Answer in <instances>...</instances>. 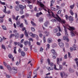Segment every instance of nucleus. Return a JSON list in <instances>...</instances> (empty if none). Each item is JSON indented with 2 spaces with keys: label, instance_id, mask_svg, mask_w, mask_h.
<instances>
[{
  "label": "nucleus",
  "instance_id": "obj_23",
  "mask_svg": "<svg viewBox=\"0 0 78 78\" xmlns=\"http://www.w3.org/2000/svg\"><path fill=\"white\" fill-rule=\"evenodd\" d=\"M6 67L9 70V72H10V70H11V67L9 65L7 66Z\"/></svg>",
  "mask_w": 78,
  "mask_h": 78
},
{
  "label": "nucleus",
  "instance_id": "obj_45",
  "mask_svg": "<svg viewBox=\"0 0 78 78\" xmlns=\"http://www.w3.org/2000/svg\"><path fill=\"white\" fill-rule=\"evenodd\" d=\"M54 69L55 70H59V69L56 68V66L55 65H54Z\"/></svg>",
  "mask_w": 78,
  "mask_h": 78
},
{
  "label": "nucleus",
  "instance_id": "obj_19",
  "mask_svg": "<svg viewBox=\"0 0 78 78\" xmlns=\"http://www.w3.org/2000/svg\"><path fill=\"white\" fill-rule=\"evenodd\" d=\"M68 19L69 20L71 21H73V17L71 16H69L68 18Z\"/></svg>",
  "mask_w": 78,
  "mask_h": 78
},
{
  "label": "nucleus",
  "instance_id": "obj_55",
  "mask_svg": "<svg viewBox=\"0 0 78 78\" xmlns=\"http://www.w3.org/2000/svg\"><path fill=\"white\" fill-rule=\"evenodd\" d=\"M65 17H66V20H68V18H69V16H67V15H65Z\"/></svg>",
  "mask_w": 78,
  "mask_h": 78
},
{
  "label": "nucleus",
  "instance_id": "obj_10",
  "mask_svg": "<svg viewBox=\"0 0 78 78\" xmlns=\"http://www.w3.org/2000/svg\"><path fill=\"white\" fill-rule=\"evenodd\" d=\"M30 35L33 38H34V37H36V34H33L32 32H30Z\"/></svg>",
  "mask_w": 78,
  "mask_h": 78
},
{
  "label": "nucleus",
  "instance_id": "obj_11",
  "mask_svg": "<svg viewBox=\"0 0 78 78\" xmlns=\"http://www.w3.org/2000/svg\"><path fill=\"white\" fill-rule=\"evenodd\" d=\"M19 8L21 10H23V9H24L25 7L23 5H19Z\"/></svg>",
  "mask_w": 78,
  "mask_h": 78
},
{
  "label": "nucleus",
  "instance_id": "obj_6",
  "mask_svg": "<svg viewBox=\"0 0 78 78\" xmlns=\"http://www.w3.org/2000/svg\"><path fill=\"white\" fill-rule=\"evenodd\" d=\"M63 27L64 28V30L65 33V35L66 37H68L69 35H68V34H67V29L66 27L63 25Z\"/></svg>",
  "mask_w": 78,
  "mask_h": 78
},
{
  "label": "nucleus",
  "instance_id": "obj_2",
  "mask_svg": "<svg viewBox=\"0 0 78 78\" xmlns=\"http://www.w3.org/2000/svg\"><path fill=\"white\" fill-rule=\"evenodd\" d=\"M17 68L16 67H13L12 69L10 70L11 73H16L17 72Z\"/></svg>",
  "mask_w": 78,
  "mask_h": 78
},
{
  "label": "nucleus",
  "instance_id": "obj_58",
  "mask_svg": "<svg viewBox=\"0 0 78 78\" xmlns=\"http://www.w3.org/2000/svg\"><path fill=\"white\" fill-rule=\"evenodd\" d=\"M47 47L48 49H49V48H50V44H48L47 45Z\"/></svg>",
  "mask_w": 78,
  "mask_h": 78
},
{
  "label": "nucleus",
  "instance_id": "obj_37",
  "mask_svg": "<svg viewBox=\"0 0 78 78\" xmlns=\"http://www.w3.org/2000/svg\"><path fill=\"white\" fill-rule=\"evenodd\" d=\"M2 27L3 30H6V27H5V26L2 25Z\"/></svg>",
  "mask_w": 78,
  "mask_h": 78
},
{
  "label": "nucleus",
  "instance_id": "obj_29",
  "mask_svg": "<svg viewBox=\"0 0 78 78\" xmlns=\"http://www.w3.org/2000/svg\"><path fill=\"white\" fill-rule=\"evenodd\" d=\"M52 41V40L50 39V38H48V43H51Z\"/></svg>",
  "mask_w": 78,
  "mask_h": 78
},
{
  "label": "nucleus",
  "instance_id": "obj_32",
  "mask_svg": "<svg viewBox=\"0 0 78 78\" xmlns=\"http://www.w3.org/2000/svg\"><path fill=\"white\" fill-rule=\"evenodd\" d=\"M48 24H49V22H48V21L44 23L45 26V27H47Z\"/></svg>",
  "mask_w": 78,
  "mask_h": 78
},
{
  "label": "nucleus",
  "instance_id": "obj_63",
  "mask_svg": "<svg viewBox=\"0 0 78 78\" xmlns=\"http://www.w3.org/2000/svg\"><path fill=\"white\" fill-rule=\"evenodd\" d=\"M61 6L62 7H63V6H65V4H64V3H62Z\"/></svg>",
  "mask_w": 78,
  "mask_h": 78
},
{
  "label": "nucleus",
  "instance_id": "obj_39",
  "mask_svg": "<svg viewBox=\"0 0 78 78\" xmlns=\"http://www.w3.org/2000/svg\"><path fill=\"white\" fill-rule=\"evenodd\" d=\"M39 20L40 22H43V19L41 18H40L39 19Z\"/></svg>",
  "mask_w": 78,
  "mask_h": 78
},
{
  "label": "nucleus",
  "instance_id": "obj_3",
  "mask_svg": "<svg viewBox=\"0 0 78 78\" xmlns=\"http://www.w3.org/2000/svg\"><path fill=\"white\" fill-rule=\"evenodd\" d=\"M51 53H53V59H55L56 58V56L58 55L57 53L55 51V50L54 49H52L51 50Z\"/></svg>",
  "mask_w": 78,
  "mask_h": 78
},
{
  "label": "nucleus",
  "instance_id": "obj_34",
  "mask_svg": "<svg viewBox=\"0 0 78 78\" xmlns=\"http://www.w3.org/2000/svg\"><path fill=\"white\" fill-rule=\"evenodd\" d=\"M20 27V28H23V23H21L20 25L17 26L18 27Z\"/></svg>",
  "mask_w": 78,
  "mask_h": 78
},
{
  "label": "nucleus",
  "instance_id": "obj_46",
  "mask_svg": "<svg viewBox=\"0 0 78 78\" xmlns=\"http://www.w3.org/2000/svg\"><path fill=\"white\" fill-rule=\"evenodd\" d=\"M43 39L44 43H45V42H46V39H45V37L44 36L43 37Z\"/></svg>",
  "mask_w": 78,
  "mask_h": 78
},
{
  "label": "nucleus",
  "instance_id": "obj_51",
  "mask_svg": "<svg viewBox=\"0 0 78 78\" xmlns=\"http://www.w3.org/2000/svg\"><path fill=\"white\" fill-rule=\"evenodd\" d=\"M43 50H44V49H43V48L41 47L40 48V51H41L42 52L43 51Z\"/></svg>",
  "mask_w": 78,
  "mask_h": 78
},
{
  "label": "nucleus",
  "instance_id": "obj_22",
  "mask_svg": "<svg viewBox=\"0 0 78 78\" xmlns=\"http://www.w3.org/2000/svg\"><path fill=\"white\" fill-rule=\"evenodd\" d=\"M58 31V30L57 28H55L53 30V32L54 33H56Z\"/></svg>",
  "mask_w": 78,
  "mask_h": 78
},
{
  "label": "nucleus",
  "instance_id": "obj_43",
  "mask_svg": "<svg viewBox=\"0 0 78 78\" xmlns=\"http://www.w3.org/2000/svg\"><path fill=\"white\" fill-rule=\"evenodd\" d=\"M16 23H17L16 26L17 27H18V26H19V25H20V21H17L16 22Z\"/></svg>",
  "mask_w": 78,
  "mask_h": 78
},
{
  "label": "nucleus",
  "instance_id": "obj_9",
  "mask_svg": "<svg viewBox=\"0 0 78 78\" xmlns=\"http://www.w3.org/2000/svg\"><path fill=\"white\" fill-rule=\"evenodd\" d=\"M15 39H19V34L18 33H16L15 34Z\"/></svg>",
  "mask_w": 78,
  "mask_h": 78
},
{
  "label": "nucleus",
  "instance_id": "obj_1",
  "mask_svg": "<svg viewBox=\"0 0 78 78\" xmlns=\"http://www.w3.org/2000/svg\"><path fill=\"white\" fill-rule=\"evenodd\" d=\"M57 16L58 18L56 17V19L57 21L59 22V23H61L63 25H65V23H66V20L63 19H61L58 15H57Z\"/></svg>",
  "mask_w": 78,
  "mask_h": 78
},
{
  "label": "nucleus",
  "instance_id": "obj_5",
  "mask_svg": "<svg viewBox=\"0 0 78 78\" xmlns=\"http://www.w3.org/2000/svg\"><path fill=\"white\" fill-rule=\"evenodd\" d=\"M60 61H62V58H60L59 59V58H57V64H58V65H59V63H60Z\"/></svg>",
  "mask_w": 78,
  "mask_h": 78
},
{
  "label": "nucleus",
  "instance_id": "obj_4",
  "mask_svg": "<svg viewBox=\"0 0 78 78\" xmlns=\"http://www.w3.org/2000/svg\"><path fill=\"white\" fill-rule=\"evenodd\" d=\"M37 5H39L40 6L43 8H44V7L45 6L41 2L39 1H37Z\"/></svg>",
  "mask_w": 78,
  "mask_h": 78
},
{
  "label": "nucleus",
  "instance_id": "obj_53",
  "mask_svg": "<svg viewBox=\"0 0 78 78\" xmlns=\"http://www.w3.org/2000/svg\"><path fill=\"white\" fill-rule=\"evenodd\" d=\"M24 20L25 21V24H26V25H28V22H27V20H26V19H24Z\"/></svg>",
  "mask_w": 78,
  "mask_h": 78
},
{
  "label": "nucleus",
  "instance_id": "obj_17",
  "mask_svg": "<svg viewBox=\"0 0 78 78\" xmlns=\"http://www.w3.org/2000/svg\"><path fill=\"white\" fill-rule=\"evenodd\" d=\"M55 0H51V5H50V7L53 6V3H55Z\"/></svg>",
  "mask_w": 78,
  "mask_h": 78
},
{
  "label": "nucleus",
  "instance_id": "obj_13",
  "mask_svg": "<svg viewBox=\"0 0 78 78\" xmlns=\"http://www.w3.org/2000/svg\"><path fill=\"white\" fill-rule=\"evenodd\" d=\"M60 76L61 78H63L64 77V76H65L66 74L64 72H61L60 73Z\"/></svg>",
  "mask_w": 78,
  "mask_h": 78
},
{
  "label": "nucleus",
  "instance_id": "obj_28",
  "mask_svg": "<svg viewBox=\"0 0 78 78\" xmlns=\"http://www.w3.org/2000/svg\"><path fill=\"white\" fill-rule=\"evenodd\" d=\"M25 35L26 36V37H28V35L27 34V30H25L24 31Z\"/></svg>",
  "mask_w": 78,
  "mask_h": 78
},
{
  "label": "nucleus",
  "instance_id": "obj_49",
  "mask_svg": "<svg viewBox=\"0 0 78 78\" xmlns=\"http://www.w3.org/2000/svg\"><path fill=\"white\" fill-rule=\"evenodd\" d=\"M51 9L52 11H55V10H56V9H55V8L53 7H51Z\"/></svg>",
  "mask_w": 78,
  "mask_h": 78
},
{
  "label": "nucleus",
  "instance_id": "obj_42",
  "mask_svg": "<svg viewBox=\"0 0 78 78\" xmlns=\"http://www.w3.org/2000/svg\"><path fill=\"white\" fill-rule=\"evenodd\" d=\"M56 35L57 36H61V34L60 32H58L56 34Z\"/></svg>",
  "mask_w": 78,
  "mask_h": 78
},
{
  "label": "nucleus",
  "instance_id": "obj_7",
  "mask_svg": "<svg viewBox=\"0 0 78 78\" xmlns=\"http://www.w3.org/2000/svg\"><path fill=\"white\" fill-rule=\"evenodd\" d=\"M23 44L25 45H28V44L29 45H31V42H30V41L28 42L27 41H25L24 42Z\"/></svg>",
  "mask_w": 78,
  "mask_h": 78
},
{
  "label": "nucleus",
  "instance_id": "obj_52",
  "mask_svg": "<svg viewBox=\"0 0 78 78\" xmlns=\"http://www.w3.org/2000/svg\"><path fill=\"white\" fill-rule=\"evenodd\" d=\"M51 16H52V17H55V15L53 13V12H51Z\"/></svg>",
  "mask_w": 78,
  "mask_h": 78
},
{
  "label": "nucleus",
  "instance_id": "obj_47",
  "mask_svg": "<svg viewBox=\"0 0 78 78\" xmlns=\"http://www.w3.org/2000/svg\"><path fill=\"white\" fill-rule=\"evenodd\" d=\"M31 30L32 31H35V28L33 27H31Z\"/></svg>",
  "mask_w": 78,
  "mask_h": 78
},
{
  "label": "nucleus",
  "instance_id": "obj_41",
  "mask_svg": "<svg viewBox=\"0 0 78 78\" xmlns=\"http://www.w3.org/2000/svg\"><path fill=\"white\" fill-rule=\"evenodd\" d=\"M23 34H20V39H22V38H23Z\"/></svg>",
  "mask_w": 78,
  "mask_h": 78
},
{
  "label": "nucleus",
  "instance_id": "obj_20",
  "mask_svg": "<svg viewBox=\"0 0 78 78\" xmlns=\"http://www.w3.org/2000/svg\"><path fill=\"white\" fill-rule=\"evenodd\" d=\"M75 34V33H77L75 31V32H72L71 31V34L72 36H75V34H74V33Z\"/></svg>",
  "mask_w": 78,
  "mask_h": 78
},
{
  "label": "nucleus",
  "instance_id": "obj_30",
  "mask_svg": "<svg viewBox=\"0 0 78 78\" xmlns=\"http://www.w3.org/2000/svg\"><path fill=\"white\" fill-rule=\"evenodd\" d=\"M48 65H49V66H51V67L54 66V63L52 62L50 63H49L48 64Z\"/></svg>",
  "mask_w": 78,
  "mask_h": 78
},
{
  "label": "nucleus",
  "instance_id": "obj_59",
  "mask_svg": "<svg viewBox=\"0 0 78 78\" xmlns=\"http://www.w3.org/2000/svg\"><path fill=\"white\" fill-rule=\"evenodd\" d=\"M64 58L65 59H67V54H66L65 56H64Z\"/></svg>",
  "mask_w": 78,
  "mask_h": 78
},
{
  "label": "nucleus",
  "instance_id": "obj_61",
  "mask_svg": "<svg viewBox=\"0 0 78 78\" xmlns=\"http://www.w3.org/2000/svg\"><path fill=\"white\" fill-rule=\"evenodd\" d=\"M44 33L45 34H49V32H48L47 31H45L44 32Z\"/></svg>",
  "mask_w": 78,
  "mask_h": 78
},
{
  "label": "nucleus",
  "instance_id": "obj_16",
  "mask_svg": "<svg viewBox=\"0 0 78 78\" xmlns=\"http://www.w3.org/2000/svg\"><path fill=\"white\" fill-rule=\"evenodd\" d=\"M69 28H70V30L71 31L73 32V30H75V28L74 27H69Z\"/></svg>",
  "mask_w": 78,
  "mask_h": 78
},
{
  "label": "nucleus",
  "instance_id": "obj_54",
  "mask_svg": "<svg viewBox=\"0 0 78 78\" xmlns=\"http://www.w3.org/2000/svg\"><path fill=\"white\" fill-rule=\"evenodd\" d=\"M3 64L5 67H6V66H7V63L4 62H3Z\"/></svg>",
  "mask_w": 78,
  "mask_h": 78
},
{
  "label": "nucleus",
  "instance_id": "obj_48",
  "mask_svg": "<svg viewBox=\"0 0 78 78\" xmlns=\"http://www.w3.org/2000/svg\"><path fill=\"white\" fill-rule=\"evenodd\" d=\"M0 3L1 5H5V2H2L1 1H0Z\"/></svg>",
  "mask_w": 78,
  "mask_h": 78
},
{
  "label": "nucleus",
  "instance_id": "obj_56",
  "mask_svg": "<svg viewBox=\"0 0 78 78\" xmlns=\"http://www.w3.org/2000/svg\"><path fill=\"white\" fill-rule=\"evenodd\" d=\"M39 16H40V15H39V13H37L36 14V17H39Z\"/></svg>",
  "mask_w": 78,
  "mask_h": 78
},
{
  "label": "nucleus",
  "instance_id": "obj_24",
  "mask_svg": "<svg viewBox=\"0 0 78 78\" xmlns=\"http://www.w3.org/2000/svg\"><path fill=\"white\" fill-rule=\"evenodd\" d=\"M21 55L23 56H25V53L23 51H22L21 52Z\"/></svg>",
  "mask_w": 78,
  "mask_h": 78
},
{
  "label": "nucleus",
  "instance_id": "obj_44",
  "mask_svg": "<svg viewBox=\"0 0 78 78\" xmlns=\"http://www.w3.org/2000/svg\"><path fill=\"white\" fill-rule=\"evenodd\" d=\"M59 70H61L62 69V65H59Z\"/></svg>",
  "mask_w": 78,
  "mask_h": 78
},
{
  "label": "nucleus",
  "instance_id": "obj_50",
  "mask_svg": "<svg viewBox=\"0 0 78 78\" xmlns=\"http://www.w3.org/2000/svg\"><path fill=\"white\" fill-rule=\"evenodd\" d=\"M19 16H17L15 18V20H16V21H17V20H18V18H19Z\"/></svg>",
  "mask_w": 78,
  "mask_h": 78
},
{
  "label": "nucleus",
  "instance_id": "obj_62",
  "mask_svg": "<svg viewBox=\"0 0 78 78\" xmlns=\"http://www.w3.org/2000/svg\"><path fill=\"white\" fill-rule=\"evenodd\" d=\"M21 51H22V49H21V48H19L18 50V52L19 53H21Z\"/></svg>",
  "mask_w": 78,
  "mask_h": 78
},
{
  "label": "nucleus",
  "instance_id": "obj_27",
  "mask_svg": "<svg viewBox=\"0 0 78 78\" xmlns=\"http://www.w3.org/2000/svg\"><path fill=\"white\" fill-rule=\"evenodd\" d=\"M16 46L14 48V53H15V54H16V53H17V52L16 51Z\"/></svg>",
  "mask_w": 78,
  "mask_h": 78
},
{
  "label": "nucleus",
  "instance_id": "obj_57",
  "mask_svg": "<svg viewBox=\"0 0 78 78\" xmlns=\"http://www.w3.org/2000/svg\"><path fill=\"white\" fill-rule=\"evenodd\" d=\"M44 61V59L42 58H41V64H42V63H43V62Z\"/></svg>",
  "mask_w": 78,
  "mask_h": 78
},
{
  "label": "nucleus",
  "instance_id": "obj_26",
  "mask_svg": "<svg viewBox=\"0 0 78 78\" xmlns=\"http://www.w3.org/2000/svg\"><path fill=\"white\" fill-rule=\"evenodd\" d=\"M69 71L70 73H72L75 72V70H73V69H71L70 68H69Z\"/></svg>",
  "mask_w": 78,
  "mask_h": 78
},
{
  "label": "nucleus",
  "instance_id": "obj_25",
  "mask_svg": "<svg viewBox=\"0 0 78 78\" xmlns=\"http://www.w3.org/2000/svg\"><path fill=\"white\" fill-rule=\"evenodd\" d=\"M64 25H63V27H64H64H66V29H67V28H67V27H70V26H69V25L67 24H65Z\"/></svg>",
  "mask_w": 78,
  "mask_h": 78
},
{
  "label": "nucleus",
  "instance_id": "obj_64",
  "mask_svg": "<svg viewBox=\"0 0 78 78\" xmlns=\"http://www.w3.org/2000/svg\"><path fill=\"white\" fill-rule=\"evenodd\" d=\"M44 78H52V77H49L48 76H46V77H45Z\"/></svg>",
  "mask_w": 78,
  "mask_h": 78
},
{
  "label": "nucleus",
  "instance_id": "obj_21",
  "mask_svg": "<svg viewBox=\"0 0 78 78\" xmlns=\"http://www.w3.org/2000/svg\"><path fill=\"white\" fill-rule=\"evenodd\" d=\"M31 23L32 25L33 26H34V27H36V23H34V22L31 21Z\"/></svg>",
  "mask_w": 78,
  "mask_h": 78
},
{
  "label": "nucleus",
  "instance_id": "obj_60",
  "mask_svg": "<svg viewBox=\"0 0 78 78\" xmlns=\"http://www.w3.org/2000/svg\"><path fill=\"white\" fill-rule=\"evenodd\" d=\"M58 31H59V32L60 31H61V28L59 27H58Z\"/></svg>",
  "mask_w": 78,
  "mask_h": 78
},
{
  "label": "nucleus",
  "instance_id": "obj_31",
  "mask_svg": "<svg viewBox=\"0 0 78 78\" xmlns=\"http://www.w3.org/2000/svg\"><path fill=\"white\" fill-rule=\"evenodd\" d=\"M2 49H4V50H6V47H5V45L3 44H2Z\"/></svg>",
  "mask_w": 78,
  "mask_h": 78
},
{
  "label": "nucleus",
  "instance_id": "obj_40",
  "mask_svg": "<svg viewBox=\"0 0 78 78\" xmlns=\"http://www.w3.org/2000/svg\"><path fill=\"white\" fill-rule=\"evenodd\" d=\"M23 10H21L20 11V14H23Z\"/></svg>",
  "mask_w": 78,
  "mask_h": 78
},
{
  "label": "nucleus",
  "instance_id": "obj_14",
  "mask_svg": "<svg viewBox=\"0 0 78 78\" xmlns=\"http://www.w3.org/2000/svg\"><path fill=\"white\" fill-rule=\"evenodd\" d=\"M63 40H65V41H66L67 42H69V39L66 36H64L63 37Z\"/></svg>",
  "mask_w": 78,
  "mask_h": 78
},
{
  "label": "nucleus",
  "instance_id": "obj_33",
  "mask_svg": "<svg viewBox=\"0 0 78 78\" xmlns=\"http://www.w3.org/2000/svg\"><path fill=\"white\" fill-rule=\"evenodd\" d=\"M70 12L72 16H73L74 15V13H73V11L71 9L70 10Z\"/></svg>",
  "mask_w": 78,
  "mask_h": 78
},
{
  "label": "nucleus",
  "instance_id": "obj_35",
  "mask_svg": "<svg viewBox=\"0 0 78 78\" xmlns=\"http://www.w3.org/2000/svg\"><path fill=\"white\" fill-rule=\"evenodd\" d=\"M4 7L5 8V9L3 10V11L4 12L6 13V7L5 6H4Z\"/></svg>",
  "mask_w": 78,
  "mask_h": 78
},
{
  "label": "nucleus",
  "instance_id": "obj_12",
  "mask_svg": "<svg viewBox=\"0 0 78 78\" xmlns=\"http://www.w3.org/2000/svg\"><path fill=\"white\" fill-rule=\"evenodd\" d=\"M59 45L61 48H64V44L62 42H60L59 43Z\"/></svg>",
  "mask_w": 78,
  "mask_h": 78
},
{
  "label": "nucleus",
  "instance_id": "obj_36",
  "mask_svg": "<svg viewBox=\"0 0 78 78\" xmlns=\"http://www.w3.org/2000/svg\"><path fill=\"white\" fill-rule=\"evenodd\" d=\"M8 57L10 59H12V57H13L12 55H11V54H9V55H8Z\"/></svg>",
  "mask_w": 78,
  "mask_h": 78
},
{
  "label": "nucleus",
  "instance_id": "obj_18",
  "mask_svg": "<svg viewBox=\"0 0 78 78\" xmlns=\"http://www.w3.org/2000/svg\"><path fill=\"white\" fill-rule=\"evenodd\" d=\"M47 69L49 71H50V70H53V68L52 67H47Z\"/></svg>",
  "mask_w": 78,
  "mask_h": 78
},
{
  "label": "nucleus",
  "instance_id": "obj_8",
  "mask_svg": "<svg viewBox=\"0 0 78 78\" xmlns=\"http://www.w3.org/2000/svg\"><path fill=\"white\" fill-rule=\"evenodd\" d=\"M4 17H5V15H3L2 16L0 17V18H1L0 19V22L1 23H3V22L4 20L2 19V18H4Z\"/></svg>",
  "mask_w": 78,
  "mask_h": 78
},
{
  "label": "nucleus",
  "instance_id": "obj_38",
  "mask_svg": "<svg viewBox=\"0 0 78 78\" xmlns=\"http://www.w3.org/2000/svg\"><path fill=\"white\" fill-rule=\"evenodd\" d=\"M75 6V4H73V5H71L70 6V7L71 8V9H73V8H74V7Z\"/></svg>",
  "mask_w": 78,
  "mask_h": 78
},
{
  "label": "nucleus",
  "instance_id": "obj_15",
  "mask_svg": "<svg viewBox=\"0 0 78 78\" xmlns=\"http://www.w3.org/2000/svg\"><path fill=\"white\" fill-rule=\"evenodd\" d=\"M15 9L16 11H19V7L18 6H16L15 7Z\"/></svg>",
  "mask_w": 78,
  "mask_h": 78
}]
</instances>
